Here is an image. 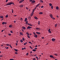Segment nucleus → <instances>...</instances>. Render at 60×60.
I'll return each mask as SVG.
<instances>
[{
  "label": "nucleus",
  "instance_id": "1",
  "mask_svg": "<svg viewBox=\"0 0 60 60\" xmlns=\"http://www.w3.org/2000/svg\"><path fill=\"white\" fill-rule=\"evenodd\" d=\"M12 4H14V3H13V2H10V3H9L8 4H6V5H10Z\"/></svg>",
  "mask_w": 60,
  "mask_h": 60
},
{
  "label": "nucleus",
  "instance_id": "2",
  "mask_svg": "<svg viewBox=\"0 0 60 60\" xmlns=\"http://www.w3.org/2000/svg\"><path fill=\"white\" fill-rule=\"evenodd\" d=\"M56 40L54 38H52V41H53V42H54V41H55Z\"/></svg>",
  "mask_w": 60,
  "mask_h": 60
},
{
  "label": "nucleus",
  "instance_id": "3",
  "mask_svg": "<svg viewBox=\"0 0 60 60\" xmlns=\"http://www.w3.org/2000/svg\"><path fill=\"white\" fill-rule=\"evenodd\" d=\"M50 16L51 18L52 19H53V15L52 14H50Z\"/></svg>",
  "mask_w": 60,
  "mask_h": 60
},
{
  "label": "nucleus",
  "instance_id": "4",
  "mask_svg": "<svg viewBox=\"0 0 60 60\" xmlns=\"http://www.w3.org/2000/svg\"><path fill=\"white\" fill-rule=\"evenodd\" d=\"M32 28L31 27H30V26H28V27L27 28V29H30V28Z\"/></svg>",
  "mask_w": 60,
  "mask_h": 60
},
{
  "label": "nucleus",
  "instance_id": "5",
  "mask_svg": "<svg viewBox=\"0 0 60 60\" xmlns=\"http://www.w3.org/2000/svg\"><path fill=\"white\" fill-rule=\"evenodd\" d=\"M50 57L51 58H53L54 59H55V58H54V57L53 56L51 55H50Z\"/></svg>",
  "mask_w": 60,
  "mask_h": 60
},
{
  "label": "nucleus",
  "instance_id": "6",
  "mask_svg": "<svg viewBox=\"0 0 60 60\" xmlns=\"http://www.w3.org/2000/svg\"><path fill=\"white\" fill-rule=\"evenodd\" d=\"M28 25L30 26H33L32 25H31V24H30V23H28Z\"/></svg>",
  "mask_w": 60,
  "mask_h": 60
},
{
  "label": "nucleus",
  "instance_id": "7",
  "mask_svg": "<svg viewBox=\"0 0 60 60\" xmlns=\"http://www.w3.org/2000/svg\"><path fill=\"white\" fill-rule=\"evenodd\" d=\"M48 32L50 33H51V31H50V29H49V30Z\"/></svg>",
  "mask_w": 60,
  "mask_h": 60
},
{
  "label": "nucleus",
  "instance_id": "8",
  "mask_svg": "<svg viewBox=\"0 0 60 60\" xmlns=\"http://www.w3.org/2000/svg\"><path fill=\"white\" fill-rule=\"evenodd\" d=\"M35 1L34 0H33L32 1V3H35Z\"/></svg>",
  "mask_w": 60,
  "mask_h": 60
},
{
  "label": "nucleus",
  "instance_id": "9",
  "mask_svg": "<svg viewBox=\"0 0 60 60\" xmlns=\"http://www.w3.org/2000/svg\"><path fill=\"white\" fill-rule=\"evenodd\" d=\"M23 6V5H20V6L19 7L20 8H22Z\"/></svg>",
  "mask_w": 60,
  "mask_h": 60
},
{
  "label": "nucleus",
  "instance_id": "10",
  "mask_svg": "<svg viewBox=\"0 0 60 60\" xmlns=\"http://www.w3.org/2000/svg\"><path fill=\"white\" fill-rule=\"evenodd\" d=\"M34 37H35L36 38H37L38 37V35H35L34 36Z\"/></svg>",
  "mask_w": 60,
  "mask_h": 60
},
{
  "label": "nucleus",
  "instance_id": "11",
  "mask_svg": "<svg viewBox=\"0 0 60 60\" xmlns=\"http://www.w3.org/2000/svg\"><path fill=\"white\" fill-rule=\"evenodd\" d=\"M12 25H9V27L10 28H11V27H12Z\"/></svg>",
  "mask_w": 60,
  "mask_h": 60
},
{
  "label": "nucleus",
  "instance_id": "12",
  "mask_svg": "<svg viewBox=\"0 0 60 60\" xmlns=\"http://www.w3.org/2000/svg\"><path fill=\"white\" fill-rule=\"evenodd\" d=\"M34 18L35 19H36V20L38 19V18L37 17H35Z\"/></svg>",
  "mask_w": 60,
  "mask_h": 60
},
{
  "label": "nucleus",
  "instance_id": "13",
  "mask_svg": "<svg viewBox=\"0 0 60 60\" xmlns=\"http://www.w3.org/2000/svg\"><path fill=\"white\" fill-rule=\"evenodd\" d=\"M43 12H40L39 13V14L40 15H41L43 14Z\"/></svg>",
  "mask_w": 60,
  "mask_h": 60
},
{
  "label": "nucleus",
  "instance_id": "14",
  "mask_svg": "<svg viewBox=\"0 0 60 60\" xmlns=\"http://www.w3.org/2000/svg\"><path fill=\"white\" fill-rule=\"evenodd\" d=\"M22 28L23 29H24V30H26V28L25 27H22Z\"/></svg>",
  "mask_w": 60,
  "mask_h": 60
},
{
  "label": "nucleus",
  "instance_id": "15",
  "mask_svg": "<svg viewBox=\"0 0 60 60\" xmlns=\"http://www.w3.org/2000/svg\"><path fill=\"white\" fill-rule=\"evenodd\" d=\"M34 13V12H32L31 15V16H32L33 15Z\"/></svg>",
  "mask_w": 60,
  "mask_h": 60
},
{
  "label": "nucleus",
  "instance_id": "16",
  "mask_svg": "<svg viewBox=\"0 0 60 60\" xmlns=\"http://www.w3.org/2000/svg\"><path fill=\"white\" fill-rule=\"evenodd\" d=\"M40 0V2L41 3H43V1L42 0Z\"/></svg>",
  "mask_w": 60,
  "mask_h": 60
},
{
  "label": "nucleus",
  "instance_id": "17",
  "mask_svg": "<svg viewBox=\"0 0 60 60\" xmlns=\"http://www.w3.org/2000/svg\"><path fill=\"white\" fill-rule=\"evenodd\" d=\"M27 19L26 18L25 19V22H26V21H27Z\"/></svg>",
  "mask_w": 60,
  "mask_h": 60
},
{
  "label": "nucleus",
  "instance_id": "18",
  "mask_svg": "<svg viewBox=\"0 0 60 60\" xmlns=\"http://www.w3.org/2000/svg\"><path fill=\"white\" fill-rule=\"evenodd\" d=\"M36 29L37 30H40V29L38 28H36Z\"/></svg>",
  "mask_w": 60,
  "mask_h": 60
},
{
  "label": "nucleus",
  "instance_id": "19",
  "mask_svg": "<svg viewBox=\"0 0 60 60\" xmlns=\"http://www.w3.org/2000/svg\"><path fill=\"white\" fill-rule=\"evenodd\" d=\"M36 33L37 34H40V32H36Z\"/></svg>",
  "mask_w": 60,
  "mask_h": 60
},
{
  "label": "nucleus",
  "instance_id": "20",
  "mask_svg": "<svg viewBox=\"0 0 60 60\" xmlns=\"http://www.w3.org/2000/svg\"><path fill=\"white\" fill-rule=\"evenodd\" d=\"M19 3H22V0H20V1L19 2Z\"/></svg>",
  "mask_w": 60,
  "mask_h": 60
},
{
  "label": "nucleus",
  "instance_id": "21",
  "mask_svg": "<svg viewBox=\"0 0 60 60\" xmlns=\"http://www.w3.org/2000/svg\"><path fill=\"white\" fill-rule=\"evenodd\" d=\"M20 34L22 35H23V34L22 33V32H20Z\"/></svg>",
  "mask_w": 60,
  "mask_h": 60
},
{
  "label": "nucleus",
  "instance_id": "22",
  "mask_svg": "<svg viewBox=\"0 0 60 60\" xmlns=\"http://www.w3.org/2000/svg\"><path fill=\"white\" fill-rule=\"evenodd\" d=\"M28 21H26V25L28 24Z\"/></svg>",
  "mask_w": 60,
  "mask_h": 60
},
{
  "label": "nucleus",
  "instance_id": "23",
  "mask_svg": "<svg viewBox=\"0 0 60 60\" xmlns=\"http://www.w3.org/2000/svg\"><path fill=\"white\" fill-rule=\"evenodd\" d=\"M22 40L23 41H25V38H22Z\"/></svg>",
  "mask_w": 60,
  "mask_h": 60
},
{
  "label": "nucleus",
  "instance_id": "24",
  "mask_svg": "<svg viewBox=\"0 0 60 60\" xmlns=\"http://www.w3.org/2000/svg\"><path fill=\"white\" fill-rule=\"evenodd\" d=\"M20 42L21 43L23 42V40H20Z\"/></svg>",
  "mask_w": 60,
  "mask_h": 60
},
{
  "label": "nucleus",
  "instance_id": "25",
  "mask_svg": "<svg viewBox=\"0 0 60 60\" xmlns=\"http://www.w3.org/2000/svg\"><path fill=\"white\" fill-rule=\"evenodd\" d=\"M39 4H38V5H37L36 6V7H37L38 6H39Z\"/></svg>",
  "mask_w": 60,
  "mask_h": 60
},
{
  "label": "nucleus",
  "instance_id": "26",
  "mask_svg": "<svg viewBox=\"0 0 60 60\" xmlns=\"http://www.w3.org/2000/svg\"><path fill=\"white\" fill-rule=\"evenodd\" d=\"M28 35H29L30 34H29L28 33V32H27L26 33Z\"/></svg>",
  "mask_w": 60,
  "mask_h": 60
},
{
  "label": "nucleus",
  "instance_id": "27",
  "mask_svg": "<svg viewBox=\"0 0 60 60\" xmlns=\"http://www.w3.org/2000/svg\"><path fill=\"white\" fill-rule=\"evenodd\" d=\"M49 5L50 6H51L52 5V4L51 3H49Z\"/></svg>",
  "mask_w": 60,
  "mask_h": 60
},
{
  "label": "nucleus",
  "instance_id": "28",
  "mask_svg": "<svg viewBox=\"0 0 60 60\" xmlns=\"http://www.w3.org/2000/svg\"><path fill=\"white\" fill-rule=\"evenodd\" d=\"M8 15H6V16H5V17L6 18H8Z\"/></svg>",
  "mask_w": 60,
  "mask_h": 60
},
{
  "label": "nucleus",
  "instance_id": "29",
  "mask_svg": "<svg viewBox=\"0 0 60 60\" xmlns=\"http://www.w3.org/2000/svg\"><path fill=\"white\" fill-rule=\"evenodd\" d=\"M56 9L57 10H58V9L59 8L58 6H57L56 7Z\"/></svg>",
  "mask_w": 60,
  "mask_h": 60
},
{
  "label": "nucleus",
  "instance_id": "30",
  "mask_svg": "<svg viewBox=\"0 0 60 60\" xmlns=\"http://www.w3.org/2000/svg\"><path fill=\"white\" fill-rule=\"evenodd\" d=\"M27 36L28 37V38H30V36H29L27 35Z\"/></svg>",
  "mask_w": 60,
  "mask_h": 60
},
{
  "label": "nucleus",
  "instance_id": "31",
  "mask_svg": "<svg viewBox=\"0 0 60 60\" xmlns=\"http://www.w3.org/2000/svg\"><path fill=\"white\" fill-rule=\"evenodd\" d=\"M14 50H15V51H16V52H17V51H18V50L17 49H14Z\"/></svg>",
  "mask_w": 60,
  "mask_h": 60
},
{
  "label": "nucleus",
  "instance_id": "32",
  "mask_svg": "<svg viewBox=\"0 0 60 60\" xmlns=\"http://www.w3.org/2000/svg\"><path fill=\"white\" fill-rule=\"evenodd\" d=\"M33 51H34V52H35V51H36V50L34 49L33 50Z\"/></svg>",
  "mask_w": 60,
  "mask_h": 60
},
{
  "label": "nucleus",
  "instance_id": "33",
  "mask_svg": "<svg viewBox=\"0 0 60 60\" xmlns=\"http://www.w3.org/2000/svg\"><path fill=\"white\" fill-rule=\"evenodd\" d=\"M14 10H13V9H12V13H13Z\"/></svg>",
  "mask_w": 60,
  "mask_h": 60
},
{
  "label": "nucleus",
  "instance_id": "34",
  "mask_svg": "<svg viewBox=\"0 0 60 60\" xmlns=\"http://www.w3.org/2000/svg\"><path fill=\"white\" fill-rule=\"evenodd\" d=\"M57 24H56L55 25V27H56V26H57Z\"/></svg>",
  "mask_w": 60,
  "mask_h": 60
},
{
  "label": "nucleus",
  "instance_id": "35",
  "mask_svg": "<svg viewBox=\"0 0 60 60\" xmlns=\"http://www.w3.org/2000/svg\"><path fill=\"white\" fill-rule=\"evenodd\" d=\"M22 31L23 32H24V30H23V29H22Z\"/></svg>",
  "mask_w": 60,
  "mask_h": 60
},
{
  "label": "nucleus",
  "instance_id": "36",
  "mask_svg": "<svg viewBox=\"0 0 60 60\" xmlns=\"http://www.w3.org/2000/svg\"><path fill=\"white\" fill-rule=\"evenodd\" d=\"M15 54H18V52H15Z\"/></svg>",
  "mask_w": 60,
  "mask_h": 60
},
{
  "label": "nucleus",
  "instance_id": "37",
  "mask_svg": "<svg viewBox=\"0 0 60 60\" xmlns=\"http://www.w3.org/2000/svg\"><path fill=\"white\" fill-rule=\"evenodd\" d=\"M30 48L32 49H33V48L31 47V46H30Z\"/></svg>",
  "mask_w": 60,
  "mask_h": 60
},
{
  "label": "nucleus",
  "instance_id": "38",
  "mask_svg": "<svg viewBox=\"0 0 60 60\" xmlns=\"http://www.w3.org/2000/svg\"><path fill=\"white\" fill-rule=\"evenodd\" d=\"M36 58H37V60H38V57H37V56H36Z\"/></svg>",
  "mask_w": 60,
  "mask_h": 60
},
{
  "label": "nucleus",
  "instance_id": "39",
  "mask_svg": "<svg viewBox=\"0 0 60 60\" xmlns=\"http://www.w3.org/2000/svg\"><path fill=\"white\" fill-rule=\"evenodd\" d=\"M6 45H7V46H9V44H6Z\"/></svg>",
  "mask_w": 60,
  "mask_h": 60
},
{
  "label": "nucleus",
  "instance_id": "40",
  "mask_svg": "<svg viewBox=\"0 0 60 60\" xmlns=\"http://www.w3.org/2000/svg\"><path fill=\"white\" fill-rule=\"evenodd\" d=\"M51 8H52V9H53V6H51Z\"/></svg>",
  "mask_w": 60,
  "mask_h": 60
},
{
  "label": "nucleus",
  "instance_id": "41",
  "mask_svg": "<svg viewBox=\"0 0 60 60\" xmlns=\"http://www.w3.org/2000/svg\"><path fill=\"white\" fill-rule=\"evenodd\" d=\"M33 34H34V35H36V34H35L34 32H33Z\"/></svg>",
  "mask_w": 60,
  "mask_h": 60
},
{
  "label": "nucleus",
  "instance_id": "42",
  "mask_svg": "<svg viewBox=\"0 0 60 60\" xmlns=\"http://www.w3.org/2000/svg\"><path fill=\"white\" fill-rule=\"evenodd\" d=\"M10 32H11V33H13V31H10Z\"/></svg>",
  "mask_w": 60,
  "mask_h": 60
},
{
  "label": "nucleus",
  "instance_id": "43",
  "mask_svg": "<svg viewBox=\"0 0 60 60\" xmlns=\"http://www.w3.org/2000/svg\"><path fill=\"white\" fill-rule=\"evenodd\" d=\"M3 16H2L1 17H1H0V18H3Z\"/></svg>",
  "mask_w": 60,
  "mask_h": 60
},
{
  "label": "nucleus",
  "instance_id": "44",
  "mask_svg": "<svg viewBox=\"0 0 60 60\" xmlns=\"http://www.w3.org/2000/svg\"><path fill=\"white\" fill-rule=\"evenodd\" d=\"M28 54H29L28 53H26V55L27 56H28Z\"/></svg>",
  "mask_w": 60,
  "mask_h": 60
},
{
  "label": "nucleus",
  "instance_id": "45",
  "mask_svg": "<svg viewBox=\"0 0 60 60\" xmlns=\"http://www.w3.org/2000/svg\"><path fill=\"white\" fill-rule=\"evenodd\" d=\"M10 46L11 48H12V47H11V45H10Z\"/></svg>",
  "mask_w": 60,
  "mask_h": 60
},
{
  "label": "nucleus",
  "instance_id": "46",
  "mask_svg": "<svg viewBox=\"0 0 60 60\" xmlns=\"http://www.w3.org/2000/svg\"><path fill=\"white\" fill-rule=\"evenodd\" d=\"M4 22H2V24L3 25H4Z\"/></svg>",
  "mask_w": 60,
  "mask_h": 60
},
{
  "label": "nucleus",
  "instance_id": "47",
  "mask_svg": "<svg viewBox=\"0 0 60 60\" xmlns=\"http://www.w3.org/2000/svg\"><path fill=\"white\" fill-rule=\"evenodd\" d=\"M20 20H21V21H22V18H21L20 19Z\"/></svg>",
  "mask_w": 60,
  "mask_h": 60
},
{
  "label": "nucleus",
  "instance_id": "48",
  "mask_svg": "<svg viewBox=\"0 0 60 60\" xmlns=\"http://www.w3.org/2000/svg\"><path fill=\"white\" fill-rule=\"evenodd\" d=\"M33 60H36V59L35 58H33Z\"/></svg>",
  "mask_w": 60,
  "mask_h": 60
},
{
  "label": "nucleus",
  "instance_id": "49",
  "mask_svg": "<svg viewBox=\"0 0 60 60\" xmlns=\"http://www.w3.org/2000/svg\"><path fill=\"white\" fill-rule=\"evenodd\" d=\"M37 8V7H35V8H34V10H36V8Z\"/></svg>",
  "mask_w": 60,
  "mask_h": 60
},
{
  "label": "nucleus",
  "instance_id": "50",
  "mask_svg": "<svg viewBox=\"0 0 60 60\" xmlns=\"http://www.w3.org/2000/svg\"><path fill=\"white\" fill-rule=\"evenodd\" d=\"M14 60V59H10V60Z\"/></svg>",
  "mask_w": 60,
  "mask_h": 60
},
{
  "label": "nucleus",
  "instance_id": "51",
  "mask_svg": "<svg viewBox=\"0 0 60 60\" xmlns=\"http://www.w3.org/2000/svg\"><path fill=\"white\" fill-rule=\"evenodd\" d=\"M26 9H28V8H27V7H26Z\"/></svg>",
  "mask_w": 60,
  "mask_h": 60
},
{
  "label": "nucleus",
  "instance_id": "52",
  "mask_svg": "<svg viewBox=\"0 0 60 60\" xmlns=\"http://www.w3.org/2000/svg\"><path fill=\"white\" fill-rule=\"evenodd\" d=\"M3 56L2 55H0V57H2Z\"/></svg>",
  "mask_w": 60,
  "mask_h": 60
},
{
  "label": "nucleus",
  "instance_id": "53",
  "mask_svg": "<svg viewBox=\"0 0 60 60\" xmlns=\"http://www.w3.org/2000/svg\"><path fill=\"white\" fill-rule=\"evenodd\" d=\"M8 35L9 36H11V34H8Z\"/></svg>",
  "mask_w": 60,
  "mask_h": 60
},
{
  "label": "nucleus",
  "instance_id": "54",
  "mask_svg": "<svg viewBox=\"0 0 60 60\" xmlns=\"http://www.w3.org/2000/svg\"><path fill=\"white\" fill-rule=\"evenodd\" d=\"M44 38L43 37H42V39H44Z\"/></svg>",
  "mask_w": 60,
  "mask_h": 60
},
{
  "label": "nucleus",
  "instance_id": "55",
  "mask_svg": "<svg viewBox=\"0 0 60 60\" xmlns=\"http://www.w3.org/2000/svg\"><path fill=\"white\" fill-rule=\"evenodd\" d=\"M7 24V23H6V22H4V24Z\"/></svg>",
  "mask_w": 60,
  "mask_h": 60
},
{
  "label": "nucleus",
  "instance_id": "56",
  "mask_svg": "<svg viewBox=\"0 0 60 60\" xmlns=\"http://www.w3.org/2000/svg\"><path fill=\"white\" fill-rule=\"evenodd\" d=\"M34 9L33 10V12H34Z\"/></svg>",
  "mask_w": 60,
  "mask_h": 60
},
{
  "label": "nucleus",
  "instance_id": "57",
  "mask_svg": "<svg viewBox=\"0 0 60 60\" xmlns=\"http://www.w3.org/2000/svg\"><path fill=\"white\" fill-rule=\"evenodd\" d=\"M30 54H31V53H32V52L31 51L30 52Z\"/></svg>",
  "mask_w": 60,
  "mask_h": 60
},
{
  "label": "nucleus",
  "instance_id": "58",
  "mask_svg": "<svg viewBox=\"0 0 60 60\" xmlns=\"http://www.w3.org/2000/svg\"><path fill=\"white\" fill-rule=\"evenodd\" d=\"M43 7H44L43 6H41V8H42Z\"/></svg>",
  "mask_w": 60,
  "mask_h": 60
},
{
  "label": "nucleus",
  "instance_id": "59",
  "mask_svg": "<svg viewBox=\"0 0 60 60\" xmlns=\"http://www.w3.org/2000/svg\"><path fill=\"white\" fill-rule=\"evenodd\" d=\"M29 43L32 44L31 42H29Z\"/></svg>",
  "mask_w": 60,
  "mask_h": 60
},
{
  "label": "nucleus",
  "instance_id": "60",
  "mask_svg": "<svg viewBox=\"0 0 60 60\" xmlns=\"http://www.w3.org/2000/svg\"><path fill=\"white\" fill-rule=\"evenodd\" d=\"M16 45H18V43H17L16 44Z\"/></svg>",
  "mask_w": 60,
  "mask_h": 60
},
{
  "label": "nucleus",
  "instance_id": "61",
  "mask_svg": "<svg viewBox=\"0 0 60 60\" xmlns=\"http://www.w3.org/2000/svg\"><path fill=\"white\" fill-rule=\"evenodd\" d=\"M6 49H8V47H7L6 48Z\"/></svg>",
  "mask_w": 60,
  "mask_h": 60
},
{
  "label": "nucleus",
  "instance_id": "62",
  "mask_svg": "<svg viewBox=\"0 0 60 60\" xmlns=\"http://www.w3.org/2000/svg\"><path fill=\"white\" fill-rule=\"evenodd\" d=\"M24 45H26V44H25V43H24Z\"/></svg>",
  "mask_w": 60,
  "mask_h": 60
},
{
  "label": "nucleus",
  "instance_id": "63",
  "mask_svg": "<svg viewBox=\"0 0 60 60\" xmlns=\"http://www.w3.org/2000/svg\"><path fill=\"white\" fill-rule=\"evenodd\" d=\"M14 22L15 23H16V21H14Z\"/></svg>",
  "mask_w": 60,
  "mask_h": 60
},
{
  "label": "nucleus",
  "instance_id": "64",
  "mask_svg": "<svg viewBox=\"0 0 60 60\" xmlns=\"http://www.w3.org/2000/svg\"><path fill=\"white\" fill-rule=\"evenodd\" d=\"M8 1V0H6V2H7Z\"/></svg>",
  "mask_w": 60,
  "mask_h": 60
}]
</instances>
